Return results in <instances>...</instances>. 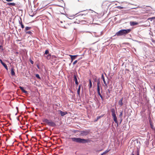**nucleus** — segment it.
Returning <instances> with one entry per match:
<instances>
[{
    "instance_id": "nucleus-1",
    "label": "nucleus",
    "mask_w": 155,
    "mask_h": 155,
    "mask_svg": "<svg viewBox=\"0 0 155 155\" xmlns=\"http://www.w3.org/2000/svg\"><path fill=\"white\" fill-rule=\"evenodd\" d=\"M71 139L73 142L81 143H85L91 142V140L88 139H84L80 137H72Z\"/></svg>"
},
{
    "instance_id": "nucleus-2",
    "label": "nucleus",
    "mask_w": 155,
    "mask_h": 155,
    "mask_svg": "<svg viewBox=\"0 0 155 155\" xmlns=\"http://www.w3.org/2000/svg\"><path fill=\"white\" fill-rule=\"evenodd\" d=\"M131 31V29H121L117 32L115 35L117 36H125L130 33Z\"/></svg>"
},
{
    "instance_id": "nucleus-3",
    "label": "nucleus",
    "mask_w": 155,
    "mask_h": 155,
    "mask_svg": "<svg viewBox=\"0 0 155 155\" xmlns=\"http://www.w3.org/2000/svg\"><path fill=\"white\" fill-rule=\"evenodd\" d=\"M43 121L48 125L50 126L55 127L56 125V124L54 122L51 121H49L47 119H44Z\"/></svg>"
},
{
    "instance_id": "nucleus-4",
    "label": "nucleus",
    "mask_w": 155,
    "mask_h": 155,
    "mask_svg": "<svg viewBox=\"0 0 155 155\" xmlns=\"http://www.w3.org/2000/svg\"><path fill=\"white\" fill-rule=\"evenodd\" d=\"M111 111L112 113V116L113 117L114 121L115 123H117V119L115 114V109L113 108H112L111 110Z\"/></svg>"
},
{
    "instance_id": "nucleus-5",
    "label": "nucleus",
    "mask_w": 155,
    "mask_h": 155,
    "mask_svg": "<svg viewBox=\"0 0 155 155\" xmlns=\"http://www.w3.org/2000/svg\"><path fill=\"white\" fill-rule=\"evenodd\" d=\"M80 135L81 136H86L89 133L90 131L88 130H82L80 131Z\"/></svg>"
},
{
    "instance_id": "nucleus-6",
    "label": "nucleus",
    "mask_w": 155,
    "mask_h": 155,
    "mask_svg": "<svg viewBox=\"0 0 155 155\" xmlns=\"http://www.w3.org/2000/svg\"><path fill=\"white\" fill-rule=\"evenodd\" d=\"M102 90V88L101 87H97V92L98 95L99 96L101 97V100L103 101L104 100V98L101 95L100 93V90Z\"/></svg>"
},
{
    "instance_id": "nucleus-7",
    "label": "nucleus",
    "mask_w": 155,
    "mask_h": 155,
    "mask_svg": "<svg viewBox=\"0 0 155 155\" xmlns=\"http://www.w3.org/2000/svg\"><path fill=\"white\" fill-rule=\"evenodd\" d=\"M77 77V75L75 74H74V80L75 81L76 84L78 85V82Z\"/></svg>"
},
{
    "instance_id": "nucleus-8",
    "label": "nucleus",
    "mask_w": 155,
    "mask_h": 155,
    "mask_svg": "<svg viewBox=\"0 0 155 155\" xmlns=\"http://www.w3.org/2000/svg\"><path fill=\"white\" fill-rule=\"evenodd\" d=\"M59 112L60 113L61 116H64L67 114V112H64L61 110H59Z\"/></svg>"
},
{
    "instance_id": "nucleus-9",
    "label": "nucleus",
    "mask_w": 155,
    "mask_h": 155,
    "mask_svg": "<svg viewBox=\"0 0 155 155\" xmlns=\"http://www.w3.org/2000/svg\"><path fill=\"white\" fill-rule=\"evenodd\" d=\"M101 78L102 79L104 83V84H105V86H107V83L105 81L103 74H102Z\"/></svg>"
},
{
    "instance_id": "nucleus-10",
    "label": "nucleus",
    "mask_w": 155,
    "mask_h": 155,
    "mask_svg": "<svg viewBox=\"0 0 155 155\" xmlns=\"http://www.w3.org/2000/svg\"><path fill=\"white\" fill-rule=\"evenodd\" d=\"M19 88L20 89V90H21L25 94H28V93L27 91L24 90V88L23 87L20 86L19 87Z\"/></svg>"
},
{
    "instance_id": "nucleus-11",
    "label": "nucleus",
    "mask_w": 155,
    "mask_h": 155,
    "mask_svg": "<svg viewBox=\"0 0 155 155\" xmlns=\"http://www.w3.org/2000/svg\"><path fill=\"white\" fill-rule=\"evenodd\" d=\"M130 25L131 26H134L137 25L138 24V23L135 21H130Z\"/></svg>"
},
{
    "instance_id": "nucleus-12",
    "label": "nucleus",
    "mask_w": 155,
    "mask_h": 155,
    "mask_svg": "<svg viewBox=\"0 0 155 155\" xmlns=\"http://www.w3.org/2000/svg\"><path fill=\"white\" fill-rule=\"evenodd\" d=\"M150 127L152 129V130L155 132V128L154 127L153 125L152 124L150 120Z\"/></svg>"
},
{
    "instance_id": "nucleus-13",
    "label": "nucleus",
    "mask_w": 155,
    "mask_h": 155,
    "mask_svg": "<svg viewBox=\"0 0 155 155\" xmlns=\"http://www.w3.org/2000/svg\"><path fill=\"white\" fill-rule=\"evenodd\" d=\"M14 70H14V68H11V74L12 75V76L15 75V73L14 71Z\"/></svg>"
},
{
    "instance_id": "nucleus-14",
    "label": "nucleus",
    "mask_w": 155,
    "mask_h": 155,
    "mask_svg": "<svg viewBox=\"0 0 155 155\" xmlns=\"http://www.w3.org/2000/svg\"><path fill=\"white\" fill-rule=\"evenodd\" d=\"M104 116V115H101V116H98L94 120V122H97L99 119L102 117Z\"/></svg>"
},
{
    "instance_id": "nucleus-15",
    "label": "nucleus",
    "mask_w": 155,
    "mask_h": 155,
    "mask_svg": "<svg viewBox=\"0 0 155 155\" xmlns=\"http://www.w3.org/2000/svg\"><path fill=\"white\" fill-rule=\"evenodd\" d=\"M123 97L118 102V104L120 106H122L123 104Z\"/></svg>"
},
{
    "instance_id": "nucleus-16",
    "label": "nucleus",
    "mask_w": 155,
    "mask_h": 155,
    "mask_svg": "<svg viewBox=\"0 0 155 155\" xmlns=\"http://www.w3.org/2000/svg\"><path fill=\"white\" fill-rule=\"evenodd\" d=\"M81 86V84H80L79 85L78 89L77 90V94L79 96L80 95V91Z\"/></svg>"
},
{
    "instance_id": "nucleus-17",
    "label": "nucleus",
    "mask_w": 155,
    "mask_h": 155,
    "mask_svg": "<svg viewBox=\"0 0 155 155\" xmlns=\"http://www.w3.org/2000/svg\"><path fill=\"white\" fill-rule=\"evenodd\" d=\"M7 5H8L10 6H15V5L16 4L14 2H13V3L8 2L7 3Z\"/></svg>"
},
{
    "instance_id": "nucleus-18",
    "label": "nucleus",
    "mask_w": 155,
    "mask_h": 155,
    "mask_svg": "<svg viewBox=\"0 0 155 155\" xmlns=\"http://www.w3.org/2000/svg\"><path fill=\"white\" fill-rule=\"evenodd\" d=\"M97 87H101L99 78L97 81Z\"/></svg>"
},
{
    "instance_id": "nucleus-19",
    "label": "nucleus",
    "mask_w": 155,
    "mask_h": 155,
    "mask_svg": "<svg viewBox=\"0 0 155 155\" xmlns=\"http://www.w3.org/2000/svg\"><path fill=\"white\" fill-rule=\"evenodd\" d=\"M89 88L90 89L92 87V82H91V79H89Z\"/></svg>"
},
{
    "instance_id": "nucleus-20",
    "label": "nucleus",
    "mask_w": 155,
    "mask_h": 155,
    "mask_svg": "<svg viewBox=\"0 0 155 155\" xmlns=\"http://www.w3.org/2000/svg\"><path fill=\"white\" fill-rule=\"evenodd\" d=\"M45 56L48 59H49L51 58V55L50 54H49L47 55H45Z\"/></svg>"
},
{
    "instance_id": "nucleus-21",
    "label": "nucleus",
    "mask_w": 155,
    "mask_h": 155,
    "mask_svg": "<svg viewBox=\"0 0 155 155\" xmlns=\"http://www.w3.org/2000/svg\"><path fill=\"white\" fill-rule=\"evenodd\" d=\"M78 55H73V57L71 58V59L72 60H74V59H75L77 57H78Z\"/></svg>"
},
{
    "instance_id": "nucleus-22",
    "label": "nucleus",
    "mask_w": 155,
    "mask_h": 155,
    "mask_svg": "<svg viewBox=\"0 0 155 155\" xmlns=\"http://www.w3.org/2000/svg\"><path fill=\"white\" fill-rule=\"evenodd\" d=\"M31 27H26L25 28V32H26V31H27V30H29L30 29H31Z\"/></svg>"
},
{
    "instance_id": "nucleus-23",
    "label": "nucleus",
    "mask_w": 155,
    "mask_h": 155,
    "mask_svg": "<svg viewBox=\"0 0 155 155\" xmlns=\"http://www.w3.org/2000/svg\"><path fill=\"white\" fill-rule=\"evenodd\" d=\"M2 65L7 70H8V67L5 63H4Z\"/></svg>"
},
{
    "instance_id": "nucleus-24",
    "label": "nucleus",
    "mask_w": 155,
    "mask_h": 155,
    "mask_svg": "<svg viewBox=\"0 0 155 155\" xmlns=\"http://www.w3.org/2000/svg\"><path fill=\"white\" fill-rule=\"evenodd\" d=\"M49 54V51L48 50H45V53H44V55H47L48 54Z\"/></svg>"
},
{
    "instance_id": "nucleus-25",
    "label": "nucleus",
    "mask_w": 155,
    "mask_h": 155,
    "mask_svg": "<svg viewBox=\"0 0 155 155\" xmlns=\"http://www.w3.org/2000/svg\"><path fill=\"white\" fill-rule=\"evenodd\" d=\"M136 154L137 155H140V150L138 148L137 149Z\"/></svg>"
},
{
    "instance_id": "nucleus-26",
    "label": "nucleus",
    "mask_w": 155,
    "mask_h": 155,
    "mask_svg": "<svg viewBox=\"0 0 155 155\" xmlns=\"http://www.w3.org/2000/svg\"><path fill=\"white\" fill-rule=\"evenodd\" d=\"M20 20H19V24L20 25H21L22 24H23L22 23L21 18V17H20Z\"/></svg>"
},
{
    "instance_id": "nucleus-27",
    "label": "nucleus",
    "mask_w": 155,
    "mask_h": 155,
    "mask_svg": "<svg viewBox=\"0 0 155 155\" xmlns=\"http://www.w3.org/2000/svg\"><path fill=\"white\" fill-rule=\"evenodd\" d=\"M26 34H28L30 35H31L32 34V32L31 31H26L25 32Z\"/></svg>"
},
{
    "instance_id": "nucleus-28",
    "label": "nucleus",
    "mask_w": 155,
    "mask_h": 155,
    "mask_svg": "<svg viewBox=\"0 0 155 155\" xmlns=\"http://www.w3.org/2000/svg\"><path fill=\"white\" fill-rule=\"evenodd\" d=\"M0 49L2 51L4 50L3 46L2 45H0Z\"/></svg>"
},
{
    "instance_id": "nucleus-29",
    "label": "nucleus",
    "mask_w": 155,
    "mask_h": 155,
    "mask_svg": "<svg viewBox=\"0 0 155 155\" xmlns=\"http://www.w3.org/2000/svg\"><path fill=\"white\" fill-rule=\"evenodd\" d=\"M123 115V112L122 111L120 112V114L119 115V117L120 118Z\"/></svg>"
},
{
    "instance_id": "nucleus-30",
    "label": "nucleus",
    "mask_w": 155,
    "mask_h": 155,
    "mask_svg": "<svg viewBox=\"0 0 155 155\" xmlns=\"http://www.w3.org/2000/svg\"><path fill=\"white\" fill-rule=\"evenodd\" d=\"M33 138L34 139L33 141H37V139L35 137H33Z\"/></svg>"
},
{
    "instance_id": "nucleus-31",
    "label": "nucleus",
    "mask_w": 155,
    "mask_h": 155,
    "mask_svg": "<svg viewBox=\"0 0 155 155\" xmlns=\"http://www.w3.org/2000/svg\"><path fill=\"white\" fill-rule=\"evenodd\" d=\"M119 120L120 121V124L121 123V122L123 120V119L122 118V117H120V119H119Z\"/></svg>"
},
{
    "instance_id": "nucleus-32",
    "label": "nucleus",
    "mask_w": 155,
    "mask_h": 155,
    "mask_svg": "<svg viewBox=\"0 0 155 155\" xmlns=\"http://www.w3.org/2000/svg\"><path fill=\"white\" fill-rule=\"evenodd\" d=\"M78 61V60H75V61L73 63V65L75 64Z\"/></svg>"
},
{
    "instance_id": "nucleus-33",
    "label": "nucleus",
    "mask_w": 155,
    "mask_h": 155,
    "mask_svg": "<svg viewBox=\"0 0 155 155\" xmlns=\"http://www.w3.org/2000/svg\"><path fill=\"white\" fill-rule=\"evenodd\" d=\"M109 151V150H106V151H105L103 153V154H105L106 153L108 152Z\"/></svg>"
},
{
    "instance_id": "nucleus-34",
    "label": "nucleus",
    "mask_w": 155,
    "mask_h": 155,
    "mask_svg": "<svg viewBox=\"0 0 155 155\" xmlns=\"http://www.w3.org/2000/svg\"><path fill=\"white\" fill-rule=\"evenodd\" d=\"M0 62L2 64H3L5 63L4 62H3V61H2V60L0 59Z\"/></svg>"
},
{
    "instance_id": "nucleus-35",
    "label": "nucleus",
    "mask_w": 155,
    "mask_h": 155,
    "mask_svg": "<svg viewBox=\"0 0 155 155\" xmlns=\"http://www.w3.org/2000/svg\"><path fill=\"white\" fill-rule=\"evenodd\" d=\"M0 62L2 64H3L5 63L4 62H3V61H2V60L0 59Z\"/></svg>"
},
{
    "instance_id": "nucleus-36",
    "label": "nucleus",
    "mask_w": 155,
    "mask_h": 155,
    "mask_svg": "<svg viewBox=\"0 0 155 155\" xmlns=\"http://www.w3.org/2000/svg\"><path fill=\"white\" fill-rule=\"evenodd\" d=\"M117 8L120 9H123V7H121V6H118L117 7Z\"/></svg>"
},
{
    "instance_id": "nucleus-37",
    "label": "nucleus",
    "mask_w": 155,
    "mask_h": 155,
    "mask_svg": "<svg viewBox=\"0 0 155 155\" xmlns=\"http://www.w3.org/2000/svg\"><path fill=\"white\" fill-rule=\"evenodd\" d=\"M30 62L32 64H34V62L33 61H32L30 59Z\"/></svg>"
},
{
    "instance_id": "nucleus-38",
    "label": "nucleus",
    "mask_w": 155,
    "mask_h": 155,
    "mask_svg": "<svg viewBox=\"0 0 155 155\" xmlns=\"http://www.w3.org/2000/svg\"><path fill=\"white\" fill-rule=\"evenodd\" d=\"M21 25V28H24V25H23V24Z\"/></svg>"
},
{
    "instance_id": "nucleus-39",
    "label": "nucleus",
    "mask_w": 155,
    "mask_h": 155,
    "mask_svg": "<svg viewBox=\"0 0 155 155\" xmlns=\"http://www.w3.org/2000/svg\"><path fill=\"white\" fill-rule=\"evenodd\" d=\"M36 78H38L39 79V74H37L36 75Z\"/></svg>"
},
{
    "instance_id": "nucleus-40",
    "label": "nucleus",
    "mask_w": 155,
    "mask_h": 155,
    "mask_svg": "<svg viewBox=\"0 0 155 155\" xmlns=\"http://www.w3.org/2000/svg\"><path fill=\"white\" fill-rule=\"evenodd\" d=\"M79 131L80 132V131H79L78 130H74V133H76V132H78Z\"/></svg>"
},
{
    "instance_id": "nucleus-41",
    "label": "nucleus",
    "mask_w": 155,
    "mask_h": 155,
    "mask_svg": "<svg viewBox=\"0 0 155 155\" xmlns=\"http://www.w3.org/2000/svg\"><path fill=\"white\" fill-rule=\"evenodd\" d=\"M37 68L39 69V63H37Z\"/></svg>"
},
{
    "instance_id": "nucleus-42",
    "label": "nucleus",
    "mask_w": 155,
    "mask_h": 155,
    "mask_svg": "<svg viewBox=\"0 0 155 155\" xmlns=\"http://www.w3.org/2000/svg\"><path fill=\"white\" fill-rule=\"evenodd\" d=\"M13 0H6V1L7 2H12Z\"/></svg>"
},
{
    "instance_id": "nucleus-43",
    "label": "nucleus",
    "mask_w": 155,
    "mask_h": 155,
    "mask_svg": "<svg viewBox=\"0 0 155 155\" xmlns=\"http://www.w3.org/2000/svg\"><path fill=\"white\" fill-rule=\"evenodd\" d=\"M39 150H41V151H42V150H43V149H42V147H41V148H40L39 147Z\"/></svg>"
},
{
    "instance_id": "nucleus-44",
    "label": "nucleus",
    "mask_w": 155,
    "mask_h": 155,
    "mask_svg": "<svg viewBox=\"0 0 155 155\" xmlns=\"http://www.w3.org/2000/svg\"><path fill=\"white\" fill-rule=\"evenodd\" d=\"M73 55H69V56L71 57V58L73 57Z\"/></svg>"
},
{
    "instance_id": "nucleus-45",
    "label": "nucleus",
    "mask_w": 155,
    "mask_h": 155,
    "mask_svg": "<svg viewBox=\"0 0 155 155\" xmlns=\"http://www.w3.org/2000/svg\"><path fill=\"white\" fill-rule=\"evenodd\" d=\"M117 124V126H118V120H117V123H116Z\"/></svg>"
},
{
    "instance_id": "nucleus-46",
    "label": "nucleus",
    "mask_w": 155,
    "mask_h": 155,
    "mask_svg": "<svg viewBox=\"0 0 155 155\" xmlns=\"http://www.w3.org/2000/svg\"><path fill=\"white\" fill-rule=\"evenodd\" d=\"M37 82L38 83V81H35V83H36V85H37V83H36Z\"/></svg>"
},
{
    "instance_id": "nucleus-47",
    "label": "nucleus",
    "mask_w": 155,
    "mask_h": 155,
    "mask_svg": "<svg viewBox=\"0 0 155 155\" xmlns=\"http://www.w3.org/2000/svg\"><path fill=\"white\" fill-rule=\"evenodd\" d=\"M80 15H81L82 16H83V15H85V14H80Z\"/></svg>"
},
{
    "instance_id": "nucleus-48",
    "label": "nucleus",
    "mask_w": 155,
    "mask_h": 155,
    "mask_svg": "<svg viewBox=\"0 0 155 155\" xmlns=\"http://www.w3.org/2000/svg\"><path fill=\"white\" fill-rule=\"evenodd\" d=\"M16 110H17V111H18V107H16Z\"/></svg>"
},
{
    "instance_id": "nucleus-49",
    "label": "nucleus",
    "mask_w": 155,
    "mask_h": 155,
    "mask_svg": "<svg viewBox=\"0 0 155 155\" xmlns=\"http://www.w3.org/2000/svg\"><path fill=\"white\" fill-rule=\"evenodd\" d=\"M97 81V79L96 78H95L94 79V82H96Z\"/></svg>"
},
{
    "instance_id": "nucleus-50",
    "label": "nucleus",
    "mask_w": 155,
    "mask_h": 155,
    "mask_svg": "<svg viewBox=\"0 0 155 155\" xmlns=\"http://www.w3.org/2000/svg\"><path fill=\"white\" fill-rule=\"evenodd\" d=\"M29 15L32 17H33L34 16V15H30V14H29Z\"/></svg>"
},
{
    "instance_id": "nucleus-51",
    "label": "nucleus",
    "mask_w": 155,
    "mask_h": 155,
    "mask_svg": "<svg viewBox=\"0 0 155 155\" xmlns=\"http://www.w3.org/2000/svg\"><path fill=\"white\" fill-rule=\"evenodd\" d=\"M131 155H134V154L133 153V152L132 153Z\"/></svg>"
},
{
    "instance_id": "nucleus-52",
    "label": "nucleus",
    "mask_w": 155,
    "mask_h": 155,
    "mask_svg": "<svg viewBox=\"0 0 155 155\" xmlns=\"http://www.w3.org/2000/svg\"><path fill=\"white\" fill-rule=\"evenodd\" d=\"M70 92H71V93H73V91H71V90H70Z\"/></svg>"
},
{
    "instance_id": "nucleus-53",
    "label": "nucleus",
    "mask_w": 155,
    "mask_h": 155,
    "mask_svg": "<svg viewBox=\"0 0 155 155\" xmlns=\"http://www.w3.org/2000/svg\"><path fill=\"white\" fill-rule=\"evenodd\" d=\"M82 59V57H81V58H80L78 60H80V59Z\"/></svg>"
},
{
    "instance_id": "nucleus-54",
    "label": "nucleus",
    "mask_w": 155,
    "mask_h": 155,
    "mask_svg": "<svg viewBox=\"0 0 155 155\" xmlns=\"http://www.w3.org/2000/svg\"><path fill=\"white\" fill-rule=\"evenodd\" d=\"M73 61V60H72V59H71V63H72V61Z\"/></svg>"
},
{
    "instance_id": "nucleus-55",
    "label": "nucleus",
    "mask_w": 155,
    "mask_h": 155,
    "mask_svg": "<svg viewBox=\"0 0 155 155\" xmlns=\"http://www.w3.org/2000/svg\"><path fill=\"white\" fill-rule=\"evenodd\" d=\"M41 138V137L40 136V135H39V138L40 139Z\"/></svg>"
},
{
    "instance_id": "nucleus-56",
    "label": "nucleus",
    "mask_w": 155,
    "mask_h": 155,
    "mask_svg": "<svg viewBox=\"0 0 155 155\" xmlns=\"http://www.w3.org/2000/svg\"><path fill=\"white\" fill-rule=\"evenodd\" d=\"M18 30L19 31H21V29H20Z\"/></svg>"
},
{
    "instance_id": "nucleus-57",
    "label": "nucleus",
    "mask_w": 155,
    "mask_h": 155,
    "mask_svg": "<svg viewBox=\"0 0 155 155\" xmlns=\"http://www.w3.org/2000/svg\"><path fill=\"white\" fill-rule=\"evenodd\" d=\"M64 28H66V27L64 26Z\"/></svg>"
},
{
    "instance_id": "nucleus-58",
    "label": "nucleus",
    "mask_w": 155,
    "mask_h": 155,
    "mask_svg": "<svg viewBox=\"0 0 155 155\" xmlns=\"http://www.w3.org/2000/svg\"><path fill=\"white\" fill-rule=\"evenodd\" d=\"M104 154H103V153H102L101 155H103Z\"/></svg>"
},
{
    "instance_id": "nucleus-59",
    "label": "nucleus",
    "mask_w": 155,
    "mask_h": 155,
    "mask_svg": "<svg viewBox=\"0 0 155 155\" xmlns=\"http://www.w3.org/2000/svg\"><path fill=\"white\" fill-rule=\"evenodd\" d=\"M108 92H109V93H110V91H109V90L108 89Z\"/></svg>"
},
{
    "instance_id": "nucleus-60",
    "label": "nucleus",
    "mask_w": 155,
    "mask_h": 155,
    "mask_svg": "<svg viewBox=\"0 0 155 155\" xmlns=\"http://www.w3.org/2000/svg\"><path fill=\"white\" fill-rule=\"evenodd\" d=\"M41 79V78L39 77V80Z\"/></svg>"
},
{
    "instance_id": "nucleus-61",
    "label": "nucleus",
    "mask_w": 155,
    "mask_h": 155,
    "mask_svg": "<svg viewBox=\"0 0 155 155\" xmlns=\"http://www.w3.org/2000/svg\"><path fill=\"white\" fill-rule=\"evenodd\" d=\"M61 23H62V21H61Z\"/></svg>"
},
{
    "instance_id": "nucleus-62",
    "label": "nucleus",
    "mask_w": 155,
    "mask_h": 155,
    "mask_svg": "<svg viewBox=\"0 0 155 155\" xmlns=\"http://www.w3.org/2000/svg\"><path fill=\"white\" fill-rule=\"evenodd\" d=\"M104 74H105L106 75V73H104Z\"/></svg>"
},
{
    "instance_id": "nucleus-63",
    "label": "nucleus",
    "mask_w": 155,
    "mask_h": 155,
    "mask_svg": "<svg viewBox=\"0 0 155 155\" xmlns=\"http://www.w3.org/2000/svg\"><path fill=\"white\" fill-rule=\"evenodd\" d=\"M37 148H38V149H39V148H38V147H37Z\"/></svg>"
},
{
    "instance_id": "nucleus-64",
    "label": "nucleus",
    "mask_w": 155,
    "mask_h": 155,
    "mask_svg": "<svg viewBox=\"0 0 155 155\" xmlns=\"http://www.w3.org/2000/svg\"><path fill=\"white\" fill-rule=\"evenodd\" d=\"M71 63L69 64V65H71Z\"/></svg>"
}]
</instances>
